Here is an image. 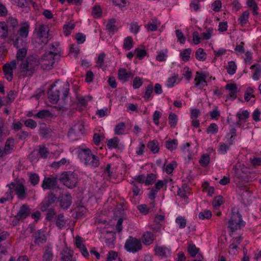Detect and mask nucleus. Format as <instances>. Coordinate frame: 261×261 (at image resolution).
Here are the masks:
<instances>
[{
    "label": "nucleus",
    "instance_id": "obj_13",
    "mask_svg": "<svg viewBox=\"0 0 261 261\" xmlns=\"http://www.w3.org/2000/svg\"><path fill=\"white\" fill-rule=\"evenodd\" d=\"M207 76L205 73L197 71L194 79V85L200 89H202L207 85L206 79Z\"/></svg>",
    "mask_w": 261,
    "mask_h": 261
},
{
    "label": "nucleus",
    "instance_id": "obj_17",
    "mask_svg": "<svg viewBox=\"0 0 261 261\" xmlns=\"http://www.w3.org/2000/svg\"><path fill=\"white\" fill-rule=\"evenodd\" d=\"M243 240L241 236L234 237L231 240V243L229 247V253L231 254H235L237 253V248L238 245L241 243Z\"/></svg>",
    "mask_w": 261,
    "mask_h": 261
},
{
    "label": "nucleus",
    "instance_id": "obj_12",
    "mask_svg": "<svg viewBox=\"0 0 261 261\" xmlns=\"http://www.w3.org/2000/svg\"><path fill=\"white\" fill-rule=\"evenodd\" d=\"M225 90L227 92L226 96L227 99L233 100L237 98L238 90L236 84L233 83L227 84L225 86Z\"/></svg>",
    "mask_w": 261,
    "mask_h": 261
},
{
    "label": "nucleus",
    "instance_id": "obj_4",
    "mask_svg": "<svg viewBox=\"0 0 261 261\" xmlns=\"http://www.w3.org/2000/svg\"><path fill=\"white\" fill-rule=\"evenodd\" d=\"M246 222L243 221L242 215L237 210H233L228 221V228L231 232L241 229L245 226Z\"/></svg>",
    "mask_w": 261,
    "mask_h": 261
},
{
    "label": "nucleus",
    "instance_id": "obj_22",
    "mask_svg": "<svg viewBox=\"0 0 261 261\" xmlns=\"http://www.w3.org/2000/svg\"><path fill=\"white\" fill-rule=\"evenodd\" d=\"M252 70V79L254 81H258L261 76V67L259 64H254L250 67Z\"/></svg>",
    "mask_w": 261,
    "mask_h": 261
},
{
    "label": "nucleus",
    "instance_id": "obj_42",
    "mask_svg": "<svg viewBox=\"0 0 261 261\" xmlns=\"http://www.w3.org/2000/svg\"><path fill=\"white\" fill-rule=\"evenodd\" d=\"M195 57L198 60L203 61L206 58V54L204 51L203 49L199 48L196 51Z\"/></svg>",
    "mask_w": 261,
    "mask_h": 261
},
{
    "label": "nucleus",
    "instance_id": "obj_23",
    "mask_svg": "<svg viewBox=\"0 0 261 261\" xmlns=\"http://www.w3.org/2000/svg\"><path fill=\"white\" fill-rule=\"evenodd\" d=\"M62 261H72L73 252L68 248H64L61 253Z\"/></svg>",
    "mask_w": 261,
    "mask_h": 261
},
{
    "label": "nucleus",
    "instance_id": "obj_26",
    "mask_svg": "<svg viewBox=\"0 0 261 261\" xmlns=\"http://www.w3.org/2000/svg\"><path fill=\"white\" fill-rule=\"evenodd\" d=\"M55 196L50 195L47 199L44 200L41 204V210L42 212L46 211L48 208L54 203Z\"/></svg>",
    "mask_w": 261,
    "mask_h": 261
},
{
    "label": "nucleus",
    "instance_id": "obj_50",
    "mask_svg": "<svg viewBox=\"0 0 261 261\" xmlns=\"http://www.w3.org/2000/svg\"><path fill=\"white\" fill-rule=\"evenodd\" d=\"M212 215V213L210 211L205 210L199 213L198 218L201 220L208 219L211 218Z\"/></svg>",
    "mask_w": 261,
    "mask_h": 261
},
{
    "label": "nucleus",
    "instance_id": "obj_56",
    "mask_svg": "<svg viewBox=\"0 0 261 261\" xmlns=\"http://www.w3.org/2000/svg\"><path fill=\"white\" fill-rule=\"evenodd\" d=\"M115 22L116 20L115 19H109L106 24L107 29L111 32H114L116 30Z\"/></svg>",
    "mask_w": 261,
    "mask_h": 261
},
{
    "label": "nucleus",
    "instance_id": "obj_32",
    "mask_svg": "<svg viewBox=\"0 0 261 261\" xmlns=\"http://www.w3.org/2000/svg\"><path fill=\"white\" fill-rule=\"evenodd\" d=\"M53 256L51 246H46L43 256V261H51Z\"/></svg>",
    "mask_w": 261,
    "mask_h": 261
},
{
    "label": "nucleus",
    "instance_id": "obj_51",
    "mask_svg": "<svg viewBox=\"0 0 261 261\" xmlns=\"http://www.w3.org/2000/svg\"><path fill=\"white\" fill-rule=\"evenodd\" d=\"M218 132V126L214 123H211L206 128L208 134H215Z\"/></svg>",
    "mask_w": 261,
    "mask_h": 261
},
{
    "label": "nucleus",
    "instance_id": "obj_44",
    "mask_svg": "<svg viewBox=\"0 0 261 261\" xmlns=\"http://www.w3.org/2000/svg\"><path fill=\"white\" fill-rule=\"evenodd\" d=\"M226 69L228 73L233 75L236 73L237 65L233 61H230L226 66Z\"/></svg>",
    "mask_w": 261,
    "mask_h": 261
},
{
    "label": "nucleus",
    "instance_id": "obj_29",
    "mask_svg": "<svg viewBox=\"0 0 261 261\" xmlns=\"http://www.w3.org/2000/svg\"><path fill=\"white\" fill-rule=\"evenodd\" d=\"M8 25L4 21L0 22V38L6 39L8 37Z\"/></svg>",
    "mask_w": 261,
    "mask_h": 261
},
{
    "label": "nucleus",
    "instance_id": "obj_54",
    "mask_svg": "<svg viewBox=\"0 0 261 261\" xmlns=\"http://www.w3.org/2000/svg\"><path fill=\"white\" fill-rule=\"evenodd\" d=\"M214 30L212 28H208L206 29V31L202 33L201 34L202 39L204 40L210 39L213 34Z\"/></svg>",
    "mask_w": 261,
    "mask_h": 261
},
{
    "label": "nucleus",
    "instance_id": "obj_28",
    "mask_svg": "<svg viewBox=\"0 0 261 261\" xmlns=\"http://www.w3.org/2000/svg\"><path fill=\"white\" fill-rule=\"evenodd\" d=\"M161 25V22L156 18H154L151 19V21L149 22L145 27L148 31H155L158 27Z\"/></svg>",
    "mask_w": 261,
    "mask_h": 261
},
{
    "label": "nucleus",
    "instance_id": "obj_52",
    "mask_svg": "<svg viewBox=\"0 0 261 261\" xmlns=\"http://www.w3.org/2000/svg\"><path fill=\"white\" fill-rule=\"evenodd\" d=\"M230 146L227 144H225L223 142H221L219 144V152L223 154L227 153V151L229 150Z\"/></svg>",
    "mask_w": 261,
    "mask_h": 261
},
{
    "label": "nucleus",
    "instance_id": "obj_55",
    "mask_svg": "<svg viewBox=\"0 0 261 261\" xmlns=\"http://www.w3.org/2000/svg\"><path fill=\"white\" fill-rule=\"evenodd\" d=\"M92 15L96 18H99L102 14L101 8L99 6H94L91 12Z\"/></svg>",
    "mask_w": 261,
    "mask_h": 261
},
{
    "label": "nucleus",
    "instance_id": "obj_15",
    "mask_svg": "<svg viewBox=\"0 0 261 261\" xmlns=\"http://www.w3.org/2000/svg\"><path fill=\"white\" fill-rule=\"evenodd\" d=\"M30 214V209L29 206L27 204H23L20 207L17 215L15 216V218L17 220H23L29 216Z\"/></svg>",
    "mask_w": 261,
    "mask_h": 261
},
{
    "label": "nucleus",
    "instance_id": "obj_36",
    "mask_svg": "<svg viewBox=\"0 0 261 261\" xmlns=\"http://www.w3.org/2000/svg\"><path fill=\"white\" fill-rule=\"evenodd\" d=\"M119 142V139L117 137H115L111 139L107 140V146L109 149L116 148L118 146Z\"/></svg>",
    "mask_w": 261,
    "mask_h": 261
},
{
    "label": "nucleus",
    "instance_id": "obj_21",
    "mask_svg": "<svg viewBox=\"0 0 261 261\" xmlns=\"http://www.w3.org/2000/svg\"><path fill=\"white\" fill-rule=\"evenodd\" d=\"M72 198L70 194H66L62 196L60 199V204L64 209H67L70 206Z\"/></svg>",
    "mask_w": 261,
    "mask_h": 261
},
{
    "label": "nucleus",
    "instance_id": "obj_10",
    "mask_svg": "<svg viewBox=\"0 0 261 261\" xmlns=\"http://www.w3.org/2000/svg\"><path fill=\"white\" fill-rule=\"evenodd\" d=\"M84 133V126L83 125L76 124L71 128L68 133V138L72 141L77 139V136Z\"/></svg>",
    "mask_w": 261,
    "mask_h": 261
},
{
    "label": "nucleus",
    "instance_id": "obj_3",
    "mask_svg": "<svg viewBox=\"0 0 261 261\" xmlns=\"http://www.w3.org/2000/svg\"><path fill=\"white\" fill-rule=\"evenodd\" d=\"M78 157L87 166L96 168L100 164L98 156L93 154L91 149L86 147L80 146L78 147Z\"/></svg>",
    "mask_w": 261,
    "mask_h": 261
},
{
    "label": "nucleus",
    "instance_id": "obj_11",
    "mask_svg": "<svg viewBox=\"0 0 261 261\" xmlns=\"http://www.w3.org/2000/svg\"><path fill=\"white\" fill-rule=\"evenodd\" d=\"M155 255L161 258H167L171 255V248L164 245H156L154 247Z\"/></svg>",
    "mask_w": 261,
    "mask_h": 261
},
{
    "label": "nucleus",
    "instance_id": "obj_47",
    "mask_svg": "<svg viewBox=\"0 0 261 261\" xmlns=\"http://www.w3.org/2000/svg\"><path fill=\"white\" fill-rule=\"evenodd\" d=\"M191 143H187L185 145H183L181 147L182 151L186 154L188 158H190L193 155V152L190 148Z\"/></svg>",
    "mask_w": 261,
    "mask_h": 261
},
{
    "label": "nucleus",
    "instance_id": "obj_48",
    "mask_svg": "<svg viewBox=\"0 0 261 261\" xmlns=\"http://www.w3.org/2000/svg\"><path fill=\"white\" fill-rule=\"evenodd\" d=\"M153 86L151 84L148 85L146 88V90L143 96V98L146 101H148L150 100V97L151 96V94L153 92Z\"/></svg>",
    "mask_w": 261,
    "mask_h": 261
},
{
    "label": "nucleus",
    "instance_id": "obj_57",
    "mask_svg": "<svg viewBox=\"0 0 261 261\" xmlns=\"http://www.w3.org/2000/svg\"><path fill=\"white\" fill-rule=\"evenodd\" d=\"M175 222L178 224L179 228L180 229L184 228L186 226V219L181 216H178L177 217Z\"/></svg>",
    "mask_w": 261,
    "mask_h": 261
},
{
    "label": "nucleus",
    "instance_id": "obj_49",
    "mask_svg": "<svg viewBox=\"0 0 261 261\" xmlns=\"http://www.w3.org/2000/svg\"><path fill=\"white\" fill-rule=\"evenodd\" d=\"M56 223L57 226L61 229L63 228L66 224V221L64 219V216L62 214H60L58 215V218L56 220Z\"/></svg>",
    "mask_w": 261,
    "mask_h": 261
},
{
    "label": "nucleus",
    "instance_id": "obj_41",
    "mask_svg": "<svg viewBox=\"0 0 261 261\" xmlns=\"http://www.w3.org/2000/svg\"><path fill=\"white\" fill-rule=\"evenodd\" d=\"M188 251L190 255L192 257H195L197 254H199V249L192 243L189 244L188 247Z\"/></svg>",
    "mask_w": 261,
    "mask_h": 261
},
{
    "label": "nucleus",
    "instance_id": "obj_58",
    "mask_svg": "<svg viewBox=\"0 0 261 261\" xmlns=\"http://www.w3.org/2000/svg\"><path fill=\"white\" fill-rule=\"evenodd\" d=\"M223 202V198L221 196H216L213 201V206L215 208H217L219 207Z\"/></svg>",
    "mask_w": 261,
    "mask_h": 261
},
{
    "label": "nucleus",
    "instance_id": "obj_33",
    "mask_svg": "<svg viewBox=\"0 0 261 261\" xmlns=\"http://www.w3.org/2000/svg\"><path fill=\"white\" fill-rule=\"evenodd\" d=\"M246 4L248 7L252 10L254 15H257L258 14V7L255 0H247Z\"/></svg>",
    "mask_w": 261,
    "mask_h": 261
},
{
    "label": "nucleus",
    "instance_id": "obj_16",
    "mask_svg": "<svg viewBox=\"0 0 261 261\" xmlns=\"http://www.w3.org/2000/svg\"><path fill=\"white\" fill-rule=\"evenodd\" d=\"M34 243L35 245L40 246L42 244L45 243L47 239L44 232L41 230H39L34 235Z\"/></svg>",
    "mask_w": 261,
    "mask_h": 261
},
{
    "label": "nucleus",
    "instance_id": "obj_40",
    "mask_svg": "<svg viewBox=\"0 0 261 261\" xmlns=\"http://www.w3.org/2000/svg\"><path fill=\"white\" fill-rule=\"evenodd\" d=\"M147 147L153 153H157L159 150V143L156 140L149 141L147 144Z\"/></svg>",
    "mask_w": 261,
    "mask_h": 261
},
{
    "label": "nucleus",
    "instance_id": "obj_5",
    "mask_svg": "<svg viewBox=\"0 0 261 261\" xmlns=\"http://www.w3.org/2000/svg\"><path fill=\"white\" fill-rule=\"evenodd\" d=\"M9 191L13 194L15 192L17 198L20 200H23L27 197V188L23 184L19 181L12 182L7 185Z\"/></svg>",
    "mask_w": 261,
    "mask_h": 261
},
{
    "label": "nucleus",
    "instance_id": "obj_24",
    "mask_svg": "<svg viewBox=\"0 0 261 261\" xmlns=\"http://www.w3.org/2000/svg\"><path fill=\"white\" fill-rule=\"evenodd\" d=\"M14 141L13 139L7 140L4 149L3 150L5 155L12 152L14 149Z\"/></svg>",
    "mask_w": 261,
    "mask_h": 261
},
{
    "label": "nucleus",
    "instance_id": "obj_1",
    "mask_svg": "<svg viewBox=\"0 0 261 261\" xmlns=\"http://www.w3.org/2000/svg\"><path fill=\"white\" fill-rule=\"evenodd\" d=\"M56 57L49 53H46L38 60L34 56H29L25 61L22 62L19 65L18 69V75L22 77L32 76L35 68L39 64L43 69H50L52 68Z\"/></svg>",
    "mask_w": 261,
    "mask_h": 261
},
{
    "label": "nucleus",
    "instance_id": "obj_27",
    "mask_svg": "<svg viewBox=\"0 0 261 261\" xmlns=\"http://www.w3.org/2000/svg\"><path fill=\"white\" fill-rule=\"evenodd\" d=\"M154 239L153 234L149 231L145 232L142 236V242L145 245L152 244Z\"/></svg>",
    "mask_w": 261,
    "mask_h": 261
},
{
    "label": "nucleus",
    "instance_id": "obj_34",
    "mask_svg": "<svg viewBox=\"0 0 261 261\" xmlns=\"http://www.w3.org/2000/svg\"><path fill=\"white\" fill-rule=\"evenodd\" d=\"M134 44L133 38L130 36L127 37L123 40V48L125 50H129L133 47Z\"/></svg>",
    "mask_w": 261,
    "mask_h": 261
},
{
    "label": "nucleus",
    "instance_id": "obj_7",
    "mask_svg": "<svg viewBox=\"0 0 261 261\" xmlns=\"http://www.w3.org/2000/svg\"><path fill=\"white\" fill-rule=\"evenodd\" d=\"M124 248L128 252L136 253L142 249L141 241L139 239L129 236L125 241Z\"/></svg>",
    "mask_w": 261,
    "mask_h": 261
},
{
    "label": "nucleus",
    "instance_id": "obj_9",
    "mask_svg": "<svg viewBox=\"0 0 261 261\" xmlns=\"http://www.w3.org/2000/svg\"><path fill=\"white\" fill-rule=\"evenodd\" d=\"M17 64H18V62L17 63L16 60H14L11 61L10 62H8L6 63L3 66V71L4 73V75L6 79L8 81H11L13 77V70L15 69L16 67Z\"/></svg>",
    "mask_w": 261,
    "mask_h": 261
},
{
    "label": "nucleus",
    "instance_id": "obj_19",
    "mask_svg": "<svg viewBox=\"0 0 261 261\" xmlns=\"http://www.w3.org/2000/svg\"><path fill=\"white\" fill-rule=\"evenodd\" d=\"M133 76L134 75L132 73L127 72L125 68H121L118 71V78L120 81L126 82Z\"/></svg>",
    "mask_w": 261,
    "mask_h": 261
},
{
    "label": "nucleus",
    "instance_id": "obj_35",
    "mask_svg": "<svg viewBox=\"0 0 261 261\" xmlns=\"http://www.w3.org/2000/svg\"><path fill=\"white\" fill-rule=\"evenodd\" d=\"M249 16V13L248 11H244L242 15L238 18L239 23L242 26L244 27L248 22Z\"/></svg>",
    "mask_w": 261,
    "mask_h": 261
},
{
    "label": "nucleus",
    "instance_id": "obj_60",
    "mask_svg": "<svg viewBox=\"0 0 261 261\" xmlns=\"http://www.w3.org/2000/svg\"><path fill=\"white\" fill-rule=\"evenodd\" d=\"M7 25L12 27L13 29H15L18 26V22L17 20L13 17H8L7 19Z\"/></svg>",
    "mask_w": 261,
    "mask_h": 261
},
{
    "label": "nucleus",
    "instance_id": "obj_59",
    "mask_svg": "<svg viewBox=\"0 0 261 261\" xmlns=\"http://www.w3.org/2000/svg\"><path fill=\"white\" fill-rule=\"evenodd\" d=\"M177 164L175 162H172L168 164L165 168V171L168 174L172 173L174 169L176 167Z\"/></svg>",
    "mask_w": 261,
    "mask_h": 261
},
{
    "label": "nucleus",
    "instance_id": "obj_18",
    "mask_svg": "<svg viewBox=\"0 0 261 261\" xmlns=\"http://www.w3.org/2000/svg\"><path fill=\"white\" fill-rule=\"evenodd\" d=\"M21 37H16L15 39L11 36L8 40V43H12L14 47L19 48L26 46V42Z\"/></svg>",
    "mask_w": 261,
    "mask_h": 261
},
{
    "label": "nucleus",
    "instance_id": "obj_2",
    "mask_svg": "<svg viewBox=\"0 0 261 261\" xmlns=\"http://www.w3.org/2000/svg\"><path fill=\"white\" fill-rule=\"evenodd\" d=\"M69 90V84L67 82L58 84L56 82L50 86L48 92V98L50 101L56 103L60 98V93H62V98L65 99L67 96Z\"/></svg>",
    "mask_w": 261,
    "mask_h": 261
},
{
    "label": "nucleus",
    "instance_id": "obj_38",
    "mask_svg": "<svg viewBox=\"0 0 261 261\" xmlns=\"http://www.w3.org/2000/svg\"><path fill=\"white\" fill-rule=\"evenodd\" d=\"M74 27L75 24L71 22H69L64 24L63 28L64 35L66 36H69L71 34L72 30L74 29Z\"/></svg>",
    "mask_w": 261,
    "mask_h": 261
},
{
    "label": "nucleus",
    "instance_id": "obj_30",
    "mask_svg": "<svg viewBox=\"0 0 261 261\" xmlns=\"http://www.w3.org/2000/svg\"><path fill=\"white\" fill-rule=\"evenodd\" d=\"M27 53V49L25 48V46H23V47L19 48V49L18 50L17 53L16 57H17V60L18 61H21V63H20V64L22 62L25 61L27 60V59L25 60H23L24 58L26 56Z\"/></svg>",
    "mask_w": 261,
    "mask_h": 261
},
{
    "label": "nucleus",
    "instance_id": "obj_8",
    "mask_svg": "<svg viewBox=\"0 0 261 261\" xmlns=\"http://www.w3.org/2000/svg\"><path fill=\"white\" fill-rule=\"evenodd\" d=\"M36 42L41 45L48 42V29L45 25H41L36 33Z\"/></svg>",
    "mask_w": 261,
    "mask_h": 261
},
{
    "label": "nucleus",
    "instance_id": "obj_25",
    "mask_svg": "<svg viewBox=\"0 0 261 261\" xmlns=\"http://www.w3.org/2000/svg\"><path fill=\"white\" fill-rule=\"evenodd\" d=\"M236 136V130L235 128H232L230 130V132L228 133L226 136L227 144L229 146L233 145Z\"/></svg>",
    "mask_w": 261,
    "mask_h": 261
},
{
    "label": "nucleus",
    "instance_id": "obj_37",
    "mask_svg": "<svg viewBox=\"0 0 261 261\" xmlns=\"http://www.w3.org/2000/svg\"><path fill=\"white\" fill-rule=\"evenodd\" d=\"M151 204L152 205V207L147 206L146 204H141L138 205V208L141 213L147 215L152 211V208L154 206V202H152Z\"/></svg>",
    "mask_w": 261,
    "mask_h": 261
},
{
    "label": "nucleus",
    "instance_id": "obj_64",
    "mask_svg": "<svg viewBox=\"0 0 261 261\" xmlns=\"http://www.w3.org/2000/svg\"><path fill=\"white\" fill-rule=\"evenodd\" d=\"M142 84L143 81L141 77L139 76L135 77L133 83V87L134 89H138L142 85Z\"/></svg>",
    "mask_w": 261,
    "mask_h": 261
},
{
    "label": "nucleus",
    "instance_id": "obj_31",
    "mask_svg": "<svg viewBox=\"0 0 261 261\" xmlns=\"http://www.w3.org/2000/svg\"><path fill=\"white\" fill-rule=\"evenodd\" d=\"M126 128L125 123L120 122L118 123L114 128L115 134L117 135H122L124 134Z\"/></svg>",
    "mask_w": 261,
    "mask_h": 261
},
{
    "label": "nucleus",
    "instance_id": "obj_53",
    "mask_svg": "<svg viewBox=\"0 0 261 261\" xmlns=\"http://www.w3.org/2000/svg\"><path fill=\"white\" fill-rule=\"evenodd\" d=\"M50 115V112L47 110H43L40 111L34 115V117L40 119H43L45 117H48Z\"/></svg>",
    "mask_w": 261,
    "mask_h": 261
},
{
    "label": "nucleus",
    "instance_id": "obj_14",
    "mask_svg": "<svg viewBox=\"0 0 261 261\" xmlns=\"http://www.w3.org/2000/svg\"><path fill=\"white\" fill-rule=\"evenodd\" d=\"M57 178L56 177H45L41 187L44 190L54 189L57 184Z\"/></svg>",
    "mask_w": 261,
    "mask_h": 261
},
{
    "label": "nucleus",
    "instance_id": "obj_63",
    "mask_svg": "<svg viewBox=\"0 0 261 261\" xmlns=\"http://www.w3.org/2000/svg\"><path fill=\"white\" fill-rule=\"evenodd\" d=\"M249 113L247 110H244L241 112H239L237 114V117L238 118L239 121L245 120L249 117Z\"/></svg>",
    "mask_w": 261,
    "mask_h": 261
},
{
    "label": "nucleus",
    "instance_id": "obj_39",
    "mask_svg": "<svg viewBox=\"0 0 261 261\" xmlns=\"http://www.w3.org/2000/svg\"><path fill=\"white\" fill-rule=\"evenodd\" d=\"M50 49L51 50L48 53H51V54H53V55L56 57H58L61 53L60 44L58 42H55L53 43L51 45Z\"/></svg>",
    "mask_w": 261,
    "mask_h": 261
},
{
    "label": "nucleus",
    "instance_id": "obj_20",
    "mask_svg": "<svg viewBox=\"0 0 261 261\" xmlns=\"http://www.w3.org/2000/svg\"><path fill=\"white\" fill-rule=\"evenodd\" d=\"M30 25L28 22H24L21 24L20 28L18 31L20 37L26 38L29 34Z\"/></svg>",
    "mask_w": 261,
    "mask_h": 261
},
{
    "label": "nucleus",
    "instance_id": "obj_61",
    "mask_svg": "<svg viewBox=\"0 0 261 261\" xmlns=\"http://www.w3.org/2000/svg\"><path fill=\"white\" fill-rule=\"evenodd\" d=\"M210 160L208 154H203L199 160V163L202 166L206 167L209 164Z\"/></svg>",
    "mask_w": 261,
    "mask_h": 261
},
{
    "label": "nucleus",
    "instance_id": "obj_6",
    "mask_svg": "<svg viewBox=\"0 0 261 261\" xmlns=\"http://www.w3.org/2000/svg\"><path fill=\"white\" fill-rule=\"evenodd\" d=\"M60 180L66 187L72 189L76 186L78 182V177L76 173L69 171L62 173Z\"/></svg>",
    "mask_w": 261,
    "mask_h": 261
},
{
    "label": "nucleus",
    "instance_id": "obj_62",
    "mask_svg": "<svg viewBox=\"0 0 261 261\" xmlns=\"http://www.w3.org/2000/svg\"><path fill=\"white\" fill-rule=\"evenodd\" d=\"M156 179V175L153 173L147 175L145 181L146 185H152Z\"/></svg>",
    "mask_w": 261,
    "mask_h": 261
},
{
    "label": "nucleus",
    "instance_id": "obj_43",
    "mask_svg": "<svg viewBox=\"0 0 261 261\" xmlns=\"http://www.w3.org/2000/svg\"><path fill=\"white\" fill-rule=\"evenodd\" d=\"M192 53V49L190 48L184 49L180 54V56L182 61L187 62L189 60L190 55Z\"/></svg>",
    "mask_w": 261,
    "mask_h": 261
},
{
    "label": "nucleus",
    "instance_id": "obj_45",
    "mask_svg": "<svg viewBox=\"0 0 261 261\" xmlns=\"http://www.w3.org/2000/svg\"><path fill=\"white\" fill-rule=\"evenodd\" d=\"M178 145V141L177 139L167 141L165 143L166 147L170 150H173L177 148Z\"/></svg>",
    "mask_w": 261,
    "mask_h": 261
},
{
    "label": "nucleus",
    "instance_id": "obj_46",
    "mask_svg": "<svg viewBox=\"0 0 261 261\" xmlns=\"http://www.w3.org/2000/svg\"><path fill=\"white\" fill-rule=\"evenodd\" d=\"M169 123L170 125V126L172 128H174L177 123L178 121V117L174 113H171L169 115Z\"/></svg>",
    "mask_w": 261,
    "mask_h": 261
}]
</instances>
